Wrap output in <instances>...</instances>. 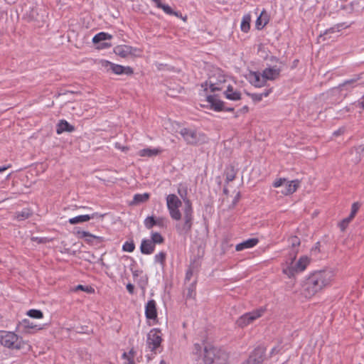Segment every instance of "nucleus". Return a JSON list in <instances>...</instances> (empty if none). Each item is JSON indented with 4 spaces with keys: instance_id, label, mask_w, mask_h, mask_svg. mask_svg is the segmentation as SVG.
Instances as JSON below:
<instances>
[{
    "instance_id": "bf43d9fd",
    "label": "nucleus",
    "mask_w": 364,
    "mask_h": 364,
    "mask_svg": "<svg viewBox=\"0 0 364 364\" xmlns=\"http://www.w3.org/2000/svg\"><path fill=\"white\" fill-rule=\"evenodd\" d=\"M353 218H350V216L349 215L348 218H345L343 220V223H346L348 224Z\"/></svg>"
},
{
    "instance_id": "7c9ffc66",
    "label": "nucleus",
    "mask_w": 364,
    "mask_h": 364,
    "mask_svg": "<svg viewBox=\"0 0 364 364\" xmlns=\"http://www.w3.org/2000/svg\"><path fill=\"white\" fill-rule=\"evenodd\" d=\"M196 280H194L191 282L186 289V298L188 299H195L196 296Z\"/></svg>"
},
{
    "instance_id": "a18cd8bd",
    "label": "nucleus",
    "mask_w": 364,
    "mask_h": 364,
    "mask_svg": "<svg viewBox=\"0 0 364 364\" xmlns=\"http://www.w3.org/2000/svg\"><path fill=\"white\" fill-rule=\"evenodd\" d=\"M156 226L164 228L166 226V220L161 217L156 218Z\"/></svg>"
},
{
    "instance_id": "e433bc0d",
    "label": "nucleus",
    "mask_w": 364,
    "mask_h": 364,
    "mask_svg": "<svg viewBox=\"0 0 364 364\" xmlns=\"http://www.w3.org/2000/svg\"><path fill=\"white\" fill-rule=\"evenodd\" d=\"M166 254L164 252H160L154 256V262L159 263L162 267L164 266L166 262Z\"/></svg>"
},
{
    "instance_id": "9b49d317",
    "label": "nucleus",
    "mask_w": 364,
    "mask_h": 364,
    "mask_svg": "<svg viewBox=\"0 0 364 364\" xmlns=\"http://www.w3.org/2000/svg\"><path fill=\"white\" fill-rule=\"evenodd\" d=\"M102 65L104 67H105L107 70H111L114 74L117 75H132L133 73L132 68L129 66L124 67L120 65L110 63L107 60L102 61Z\"/></svg>"
},
{
    "instance_id": "393cba45",
    "label": "nucleus",
    "mask_w": 364,
    "mask_h": 364,
    "mask_svg": "<svg viewBox=\"0 0 364 364\" xmlns=\"http://www.w3.org/2000/svg\"><path fill=\"white\" fill-rule=\"evenodd\" d=\"M269 15L266 12L265 10H263L259 16L257 18L256 21V27L257 29L260 30L263 28L269 22Z\"/></svg>"
},
{
    "instance_id": "a19ab883",
    "label": "nucleus",
    "mask_w": 364,
    "mask_h": 364,
    "mask_svg": "<svg viewBox=\"0 0 364 364\" xmlns=\"http://www.w3.org/2000/svg\"><path fill=\"white\" fill-rule=\"evenodd\" d=\"M135 249L134 243L132 242H126L122 246V250L125 252H132Z\"/></svg>"
},
{
    "instance_id": "0e129e2a",
    "label": "nucleus",
    "mask_w": 364,
    "mask_h": 364,
    "mask_svg": "<svg viewBox=\"0 0 364 364\" xmlns=\"http://www.w3.org/2000/svg\"><path fill=\"white\" fill-rule=\"evenodd\" d=\"M342 132H343V131H341V129H339V130H338V131L335 132L333 133V134H334V135H336V136H338V135L341 134V133H342Z\"/></svg>"
},
{
    "instance_id": "774afa93",
    "label": "nucleus",
    "mask_w": 364,
    "mask_h": 364,
    "mask_svg": "<svg viewBox=\"0 0 364 364\" xmlns=\"http://www.w3.org/2000/svg\"><path fill=\"white\" fill-rule=\"evenodd\" d=\"M159 364H166V362L164 360H161Z\"/></svg>"
},
{
    "instance_id": "49530a36",
    "label": "nucleus",
    "mask_w": 364,
    "mask_h": 364,
    "mask_svg": "<svg viewBox=\"0 0 364 364\" xmlns=\"http://www.w3.org/2000/svg\"><path fill=\"white\" fill-rule=\"evenodd\" d=\"M193 274V271L191 267H189L186 273L185 282H189L191 279Z\"/></svg>"
},
{
    "instance_id": "603ef678",
    "label": "nucleus",
    "mask_w": 364,
    "mask_h": 364,
    "mask_svg": "<svg viewBox=\"0 0 364 364\" xmlns=\"http://www.w3.org/2000/svg\"><path fill=\"white\" fill-rule=\"evenodd\" d=\"M126 288H127V291H129V293H130L131 294H132L134 293V287L133 284L129 283L127 284Z\"/></svg>"
},
{
    "instance_id": "f704fd0d",
    "label": "nucleus",
    "mask_w": 364,
    "mask_h": 364,
    "mask_svg": "<svg viewBox=\"0 0 364 364\" xmlns=\"http://www.w3.org/2000/svg\"><path fill=\"white\" fill-rule=\"evenodd\" d=\"M225 180L228 182L232 181L235 178L236 172L232 166L227 168L225 172Z\"/></svg>"
},
{
    "instance_id": "c9c22d12",
    "label": "nucleus",
    "mask_w": 364,
    "mask_h": 364,
    "mask_svg": "<svg viewBox=\"0 0 364 364\" xmlns=\"http://www.w3.org/2000/svg\"><path fill=\"white\" fill-rule=\"evenodd\" d=\"M361 74L360 75H356L355 77H354L352 79H350V80H347L346 81H344L342 84H340L338 85V88L342 90H343V87L346 86V85H352V87H355L354 84L361 78Z\"/></svg>"
},
{
    "instance_id": "a878e982",
    "label": "nucleus",
    "mask_w": 364,
    "mask_h": 364,
    "mask_svg": "<svg viewBox=\"0 0 364 364\" xmlns=\"http://www.w3.org/2000/svg\"><path fill=\"white\" fill-rule=\"evenodd\" d=\"M225 96L227 99L230 100H239L241 99V93L237 91H234L233 87L229 85L225 92Z\"/></svg>"
},
{
    "instance_id": "c03bdc74",
    "label": "nucleus",
    "mask_w": 364,
    "mask_h": 364,
    "mask_svg": "<svg viewBox=\"0 0 364 364\" xmlns=\"http://www.w3.org/2000/svg\"><path fill=\"white\" fill-rule=\"evenodd\" d=\"M359 207H360V205L358 203H353L352 207H351V212L350 214V218L355 217L356 213L358 212V210L359 209Z\"/></svg>"
},
{
    "instance_id": "338daca9",
    "label": "nucleus",
    "mask_w": 364,
    "mask_h": 364,
    "mask_svg": "<svg viewBox=\"0 0 364 364\" xmlns=\"http://www.w3.org/2000/svg\"><path fill=\"white\" fill-rule=\"evenodd\" d=\"M129 355H132V358L133 359V357H134V350H131L129 352Z\"/></svg>"
},
{
    "instance_id": "7ed1b4c3",
    "label": "nucleus",
    "mask_w": 364,
    "mask_h": 364,
    "mask_svg": "<svg viewBox=\"0 0 364 364\" xmlns=\"http://www.w3.org/2000/svg\"><path fill=\"white\" fill-rule=\"evenodd\" d=\"M0 343L9 349L20 350L27 346L29 349L31 346L22 338L19 337L15 333L11 331H0Z\"/></svg>"
},
{
    "instance_id": "ddd939ff",
    "label": "nucleus",
    "mask_w": 364,
    "mask_h": 364,
    "mask_svg": "<svg viewBox=\"0 0 364 364\" xmlns=\"http://www.w3.org/2000/svg\"><path fill=\"white\" fill-rule=\"evenodd\" d=\"M264 349L259 347L255 349L248 359L241 364H262L264 360Z\"/></svg>"
},
{
    "instance_id": "1a4fd4ad",
    "label": "nucleus",
    "mask_w": 364,
    "mask_h": 364,
    "mask_svg": "<svg viewBox=\"0 0 364 364\" xmlns=\"http://www.w3.org/2000/svg\"><path fill=\"white\" fill-rule=\"evenodd\" d=\"M179 134L188 144H197L200 140V134L193 129L183 127L181 129Z\"/></svg>"
},
{
    "instance_id": "39448f33",
    "label": "nucleus",
    "mask_w": 364,
    "mask_h": 364,
    "mask_svg": "<svg viewBox=\"0 0 364 364\" xmlns=\"http://www.w3.org/2000/svg\"><path fill=\"white\" fill-rule=\"evenodd\" d=\"M185 205L186 206L183 210L184 223L183 224L178 223L176 224V231L181 235H186L187 233H188L192 227L193 210L190 200H186Z\"/></svg>"
},
{
    "instance_id": "4d7b16f0",
    "label": "nucleus",
    "mask_w": 364,
    "mask_h": 364,
    "mask_svg": "<svg viewBox=\"0 0 364 364\" xmlns=\"http://www.w3.org/2000/svg\"><path fill=\"white\" fill-rule=\"evenodd\" d=\"M155 4L157 8H160V6H161L163 4L161 3V0H151Z\"/></svg>"
},
{
    "instance_id": "0eeeda50",
    "label": "nucleus",
    "mask_w": 364,
    "mask_h": 364,
    "mask_svg": "<svg viewBox=\"0 0 364 364\" xmlns=\"http://www.w3.org/2000/svg\"><path fill=\"white\" fill-rule=\"evenodd\" d=\"M264 311L265 309L261 307L251 312L246 313L242 315L237 320L236 323L239 327L244 328L261 317L264 314Z\"/></svg>"
},
{
    "instance_id": "a211bd4d",
    "label": "nucleus",
    "mask_w": 364,
    "mask_h": 364,
    "mask_svg": "<svg viewBox=\"0 0 364 364\" xmlns=\"http://www.w3.org/2000/svg\"><path fill=\"white\" fill-rule=\"evenodd\" d=\"M145 315L148 319H155L157 317L156 302L154 299H151L146 303Z\"/></svg>"
},
{
    "instance_id": "052dcab7",
    "label": "nucleus",
    "mask_w": 364,
    "mask_h": 364,
    "mask_svg": "<svg viewBox=\"0 0 364 364\" xmlns=\"http://www.w3.org/2000/svg\"><path fill=\"white\" fill-rule=\"evenodd\" d=\"M11 166H0V173H2L4 171L6 170L7 168H10Z\"/></svg>"
},
{
    "instance_id": "5fc2aeb1",
    "label": "nucleus",
    "mask_w": 364,
    "mask_h": 364,
    "mask_svg": "<svg viewBox=\"0 0 364 364\" xmlns=\"http://www.w3.org/2000/svg\"><path fill=\"white\" fill-rule=\"evenodd\" d=\"M110 46H111L110 43L104 42V43H101V45L100 46V48H109Z\"/></svg>"
},
{
    "instance_id": "37998d69",
    "label": "nucleus",
    "mask_w": 364,
    "mask_h": 364,
    "mask_svg": "<svg viewBox=\"0 0 364 364\" xmlns=\"http://www.w3.org/2000/svg\"><path fill=\"white\" fill-rule=\"evenodd\" d=\"M76 290H82L88 293L94 292V289L92 287L83 286L81 284H79L76 287Z\"/></svg>"
},
{
    "instance_id": "4c0bfd02",
    "label": "nucleus",
    "mask_w": 364,
    "mask_h": 364,
    "mask_svg": "<svg viewBox=\"0 0 364 364\" xmlns=\"http://www.w3.org/2000/svg\"><path fill=\"white\" fill-rule=\"evenodd\" d=\"M26 314L33 318H42L43 317V312L38 309H31L27 311Z\"/></svg>"
},
{
    "instance_id": "6e6d98bb",
    "label": "nucleus",
    "mask_w": 364,
    "mask_h": 364,
    "mask_svg": "<svg viewBox=\"0 0 364 364\" xmlns=\"http://www.w3.org/2000/svg\"><path fill=\"white\" fill-rule=\"evenodd\" d=\"M270 60L272 62L279 63L281 65H284V63L282 61H279V60L277 58L274 57V56H272L271 58H270Z\"/></svg>"
},
{
    "instance_id": "72a5a7b5",
    "label": "nucleus",
    "mask_w": 364,
    "mask_h": 364,
    "mask_svg": "<svg viewBox=\"0 0 364 364\" xmlns=\"http://www.w3.org/2000/svg\"><path fill=\"white\" fill-rule=\"evenodd\" d=\"M151 241L153 242V244L156 245V244H162L164 242V238L163 236L157 232H152L151 233Z\"/></svg>"
},
{
    "instance_id": "5701e85b",
    "label": "nucleus",
    "mask_w": 364,
    "mask_h": 364,
    "mask_svg": "<svg viewBox=\"0 0 364 364\" xmlns=\"http://www.w3.org/2000/svg\"><path fill=\"white\" fill-rule=\"evenodd\" d=\"M18 326L24 333H31V330L36 329L38 327L36 324H34L28 319H23L21 323H19Z\"/></svg>"
},
{
    "instance_id": "de8ad7c7",
    "label": "nucleus",
    "mask_w": 364,
    "mask_h": 364,
    "mask_svg": "<svg viewBox=\"0 0 364 364\" xmlns=\"http://www.w3.org/2000/svg\"><path fill=\"white\" fill-rule=\"evenodd\" d=\"M122 358L127 360V361L124 364H134L133 359L130 358V357L127 353H123Z\"/></svg>"
},
{
    "instance_id": "13d9d810",
    "label": "nucleus",
    "mask_w": 364,
    "mask_h": 364,
    "mask_svg": "<svg viewBox=\"0 0 364 364\" xmlns=\"http://www.w3.org/2000/svg\"><path fill=\"white\" fill-rule=\"evenodd\" d=\"M240 193H237L236 196L235 197L234 200H233V203L234 204H236L237 203V201L239 200L240 199Z\"/></svg>"
},
{
    "instance_id": "2f4dec72",
    "label": "nucleus",
    "mask_w": 364,
    "mask_h": 364,
    "mask_svg": "<svg viewBox=\"0 0 364 364\" xmlns=\"http://www.w3.org/2000/svg\"><path fill=\"white\" fill-rule=\"evenodd\" d=\"M32 215V212L28 208H24L21 211L16 213L15 218L21 221L28 218Z\"/></svg>"
},
{
    "instance_id": "9d476101",
    "label": "nucleus",
    "mask_w": 364,
    "mask_h": 364,
    "mask_svg": "<svg viewBox=\"0 0 364 364\" xmlns=\"http://www.w3.org/2000/svg\"><path fill=\"white\" fill-rule=\"evenodd\" d=\"M76 235L79 238L84 239L86 243L93 246H100L105 241L104 237L94 235L84 230H77Z\"/></svg>"
},
{
    "instance_id": "aec40b11",
    "label": "nucleus",
    "mask_w": 364,
    "mask_h": 364,
    "mask_svg": "<svg viewBox=\"0 0 364 364\" xmlns=\"http://www.w3.org/2000/svg\"><path fill=\"white\" fill-rule=\"evenodd\" d=\"M155 245L148 239H143L140 246L141 252L144 255H151L154 252Z\"/></svg>"
},
{
    "instance_id": "8fccbe9b",
    "label": "nucleus",
    "mask_w": 364,
    "mask_h": 364,
    "mask_svg": "<svg viewBox=\"0 0 364 364\" xmlns=\"http://www.w3.org/2000/svg\"><path fill=\"white\" fill-rule=\"evenodd\" d=\"M202 347L199 343L194 344L193 352L195 354H199L201 352Z\"/></svg>"
},
{
    "instance_id": "864d4df0",
    "label": "nucleus",
    "mask_w": 364,
    "mask_h": 364,
    "mask_svg": "<svg viewBox=\"0 0 364 364\" xmlns=\"http://www.w3.org/2000/svg\"><path fill=\"white\" fill-rule=\"evenodd\" d=\"M272 92V88L266 89L263 92H262V97H266L269 96V95Z\"/></svg>"
},
{
    "instance_id": "2eb2a0df",
    "label": "nucleus",
    "mask_w": 364,
    "mask_h": 364,
    "mask_svg": "<svg viewBox=\"0 0 364 364\" xmlns=\"http://www.w3.org/2000/svg\"><path fill=\"white\" fill-rule=\"evenodd\" d=\"M225 82V77L223 75L220 76V79L218 81L215 80L213 76H210L208 81L205 82V83L202 84V87H204V90H207V86L210 87L211 92H215L217 90H221L222 87L221 85Z\"/></svg>"
},
{
    "instance_id": "412c9836",
    "label": "nucleus",
    "mask_w": 364,
    "mask_h": 364,
    "mask_svg": "<svg viewBox=\"0 0 364 364\" xmlns=\"http://www.w3.org/2000/svg\"><path fill=\"white\" fill-rule=\"evenodd\" d=\"M259 240L257 238H250L245 241H243L239 244H237L235 246V250L236 251H242L245 249H249L255 247L257 243Z\"/></svg>"
},
{
    "instance_id": "20e7f679",
    "label": "nucleus",
    "mask_w": 364,
    "mask_h": 364,
    "mask_svg": "<svg viewBox=\"0 0 364 364\" xmlns=\"http://www.w3.org/2000/svg\"><path fill=\"white\" fill-rule=\"evenodd\" d=\"M162 333L159 328H152L147 334L146 345L147 348L154 355L159 350L162 342Z\"/></svg>"
},
{
    "instance_id": "f257e3e1",
    "label": "nucleus",
    "mask_w": 364,
    "mask_h": 364,
    "mask_svg": "<svg viewBox=\"0 0 364 364\" xmlns=\"http://www.w3.org/2000/svg\"><path fill=\"white\" fill-rule=\"evenodd\" d=\"M334 277L330 270L317 271L311 274L304 282L302 288L306 297L311 298L331 285Z\"/></svg>"
},
{
    "instance_id": "423d86ee",
    "label": "nucleus",
    "mask_w": 364,
    "mask_h": 364,
    "mask_svg": "<svg viewBox=\"0 0 364 364\" xmlns=\"http://www.w3.org/2000/svg\"><path fill=\"white\" fill-rule=\"evenodd\" d=\"M296 255L291 259L290 265L283 269V272L289 278L294 277L296 273L304 271L310 263V259L307 256H302L294 264Z\"/></svg>"
},
{
    "instance_id": "c756f323",
    "label": "nucleus",
    "mask_w": 364,
    "mask_h": 364,
    "mask_svg": "<svg viewBox=\"0 0 364 364\" xmlns=\"http://www.w3.org/2000/svg\"><path fill=\"white\" fill-rule=\"evenodd\" d=\"M250 21H251L250 15L247 14L242 17L241 25H240V28L243 32L247 33L249 31V30L250 28Z\"/></svg>"
},
{
    "instance_id": "b1692460",
    "label": "nucleus",
    "mask_w": 364,
    "mask_h": 364,
    "mask_svg": "<svg viewBox=\"0 0 364 364\" xmlns=\"http://www.w3.org/2000/svg\"><path fill=\"white\" fill-rule=\"evenodd\" d=\"M168 210L181 207L182 203L175 194H169L166 198Z\"/></svg>"
},
{
    "instance_id": "cd10ccee",
    "label": "nucleus",
    "mask_w": 364,
    "mask_h": 364,
    "mask_svg": "<svg viewBox=\"0 0 364 364\" xmlns=\"http://www.w3.org/2000/svg\"><path fill=\"white\" fill-rule=\"evenodd\" d=\"M149 198V194L147 193H144L142 194H135L133 198V200L132 202V205H138L141 203L146 202Z\"/></svg>"
},
{
    "instance_id": "4468645a",
    "label": "nucleus",
    "mask_w": 364,
    "mask_h": 364,
    "mask_svg": "<svg viewBox=\"0 0 364 364\" xmlns=\"http://www.w3.org/2000/svg\"><path fill=\"white\" fill-rule=\"evenodd\" d=\"M137 50L136 48L127 45H119L114 48V53L124 58L135 55Z\"/></svg>"
},
{
    "instance_id": "ea45409f",
    "label": "nucleus",
    "mask_w": 364,
    "mask_h": 364,
    "mask_svg": "<svg viewBox=\"0 0 364 364\" xmlns=\"http://www.w3.org/2000/svg\"><path fill=\"white\" fill-rule=\"evenodd\" d=\"M169 214L172 219L179 220L181 218V213L179 210V208L169 209Z\"/></svg>"
},
{
    "instance_id": "f8f14e48",
    "label": "nucleus",
    "mask_w": 364,
    "mask_h": 364,
    "mask_svg": "<svg viewBox=\"0 0 364 364\" xmlns=\"http://www.w3.org/2000/svg\"><path fill=\"white\" fill-rule=\"evenodd\" d=\"M207 102L210 104L211 109L216 112L220 111H226V112H233V107H225L224 102L218 99L215 95H208L207 96Z\"/></svg>"
},
{
    "instance_id": "bb28decb",
    "label": "nucleus",
    "mask_w": 364,
    "mask_h": 364,
    "mask_svg": "<svg viewBox=\"0 0 364 364\" xmlns=\"http://www.w3.org/2000/svg\"><path fill=\"white\" fill-rule=\"evenodd\" d=\"M159 9H162L164 12L168 15H173L176 17L181 18L184 21L186 20V16L183 17L180 12L174 11L168 4H163L161 6H160Z\"/></svg>"
},
{
    "instance_id": "473e14b6",
    "label": "nucleus",
    "mask_w": 364,
    "mask_h": 364,
    "mask_svg": "<svg viewBox=\"0 0 364 364\" xmlns=\"http://www.w3.org/2000/svg\"><path fill=\"white\" fill-rule=\"evenodd\" d=\"M160 153V151L157 149H144L139 151V154L141 156H156Z\"/></svg>"
},
{
    "instance_id": "680f3d73",
    "label": "nucleus",
    "mask_w": 364,
    "mask_h": 364,
    "mask_svg": "<svg viewBox=\"0 0 364 364\" xmlns=\"http://www.w3.org/2000/svg\"><path fill=\"white\" fill-rule=\"evenodd\" d=\"M335 31V28H331L328 30L326 31V32L324 33V34H327V33H333Z\"/></svg>"
},
{
    "instance_id": "79ce46f5",
    "label": "nucleus",
    "mask_w": 364,
    "mask_h": 364,
    "mask_svg": "<svg viewBox=\"0 0 364 364\" xmlns=\"http://www.w3.org/2000/svg\"><path fill=\"white\" fill-rule=\"evenodd\" d=\"M247 95H249L255 102H259L263 99L260 93H247Z\"/></svg>"
},
{
    "instance_id": "f3484780",
    "label": "nucleus",
    "mask_w": 364,
    "mask_h": 364,
    "mask_svg": "<svg viewBox=\"0 0 364 364\" xmlns=\"http://www.w3.org/2000/svg\"><path fill=\"white\" fill-rule=\"evenodd\" d=\"M250 82L256 87H262L266 85V80L263 77V73L252 72L250 73Z\"/></svg>"
},
{
    "instance_id": "09e8293b",
    "label": "nucleus",
    "mask_w": 364,
    "mask_h": 364,
    "mask_svg": "<svg viewBox=\"0 0 364 364\" xmlns=\"http://www.w3.org/2000/svg\"><path fill=\"white\" fill-rule=\"evenodd\" d=\"M291 242L293 247L299 246L300 245L299 239L297 237H292Z\"/></svg>"
},
{
    "instance_id": "58836bf2",
    "label": "nucleus",
    "mask_w": 364,
    "mask_h": 364,
    "mask_svg": "<svg viewBox=\"0 0 364 364\" xmlns=\"http://www.w3.org/2000/svg\"><path fill=\"white\" fill-rule=\"evenodd\" d=\"M144 223V226L150 230L154 226H156V218L154 216H148L145 218Z\"/></svg>"
},
{
    "instance_id": "f03ea898",
    "label": "nucleus",
    "mask_w": 364,
    "mask_h": 364,
    "mask_svg": "<svg viewBox=\"0 0 364 364\" xmlns=\"http://www.w3.org/2000/svg\"><path fill=\"white\" fill-rule=\"evenodd\" d=\"M204 364H229V354L221 348L210 343L203 347Z\"/></svg>"
},
{
    "instance_id": "dca6fc26",
    "label": "nucleus",
    "mask_w": 364,
    "mask_h": 364,
    "mask_svg": "<svg viewBox=\"0 0 364 364\" xmlns=\"http://www.w3.org/2000/svg\"><path fill=\"white\" fill-rule=\"evenodd\" d=\"M281 71V66L278 67L277 65H274L269 67L263 70V77L265 78L266 81L274 80L279 77Z\"/></svg>"
},
{
    "instance_id": "6e6552de",
    "label": "nucleus",
    "mask_w": 364,
    "mask_h": 364,
    "mask_svg": "<svg viewBox=\"0 0 364 364\" xmlns=\"http://www.w3.org/2000/svg\"><path fill=\"white\" fill-rule=\"evenodd\" d=\"M299 183L298 180L288 181L285 178H279L274 182L273 186L275 188L283 187L284 188L281 191V193L287 196L296 191Z\"/></svg>"
},
{
    "instance_id": "6ab92c4d",
    "label": "nucleus",
    "mask_w": 364,
    "mask_h": 364,
    "mask_svg": "<svg viewBox=\"0 0 364 364\" xmlns=\"http://www.w3.org/2000/svg\"><path fill=\"white\" fill-rule=\"evenodd\" d=\"M75 131V127L69 124L66 120L61 119L59 121L56 126V133L58 134H61L62 133L67 132H73Z\"/></svg>"
},
{
    "instance_id": "69168bd1",
    "label": "nucleus",
    "mask_w": 364,
    "mask_h": 364,
    "mask_svg": "<svg viewBox=\"0 0 364 364\" xmlns=\"http://www.w3.org/2000/svg\"><path fill=\"white\" fill-rule=\"evenodd\" d=\"M358 105L364 109V102H358Z\"/></svg>"
},
{
    "instance_id": "e2e57ef3",
    "label": "nucleus",
    "mask_w": 364,
    "mask_h": 364,
    "mask_svg": "<svg viewBox=\"0 0 364 364\" xmlns=\"http://www.w3.org/2000/svg\"><path fill=\"white\" fill-rule=\"evenodd\" d=\"M32 240H33V241H37L38 242H42V238L33 237V238H32Z\"/></svg>"
},
{
    "instance_id": "c85d7f7f",
    "label": "nucleus",
    "mask_w": 364,
    "mask_h": 364,
    "mask_svg": "<svg viewBox=\"0 0 364 364\" xmlns=\"http://www.w3.org/2000/svg\"><path fill=\"white\" fill-rule=\"evenodd\" d=\"M112 38V36L107 33H105V32H100L97 34H96L93 38H92V42L94 43H99L102 41H106V40H109Z\"/></svg>"
},
{
    "instance_id": "4be33fe9",
    "label": "nucleus",
    "mask_w": 364,
    "mask_h": 364,
    "mask_svg": "<svg viewBox=\"0 0 364 364\" xmlns=\"http://www.w3.org/2000/svg\"><path fill=\"white\" fill-rule=\"evenodd\" d=\"M98 214L97 213H94L92 215H78L72 218H70L68 222L72 224H77V223H82L84 222H87L90 220V219H93L95 217H97Z\"/></svg>"
},
{
    "instance_id": "3c124183",
    "label": "nucleus",
    "mask_w": 364,
    "mask_h": 364,
    "mask_svg": "<svg viewBox=\"0 0 364 364\" xmlns=\"http://www.w3.org/2000/svg\"><path fill=\"white\" fill-rule=\"evenodd\" d=\"M320 252V242H318L316 243L315 246L311 249V252L314 254H316Z\"/></svg>"
}]
</instances>
